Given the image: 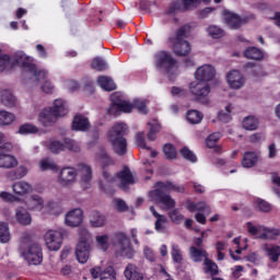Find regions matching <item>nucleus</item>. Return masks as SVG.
Here are the masks:
<instances>
[{
    "mask_svg": "<svg viewBox=\"0 0 280 280\" xmlns=\"http://www.w3.org/2000/svg\"><path fill=\"white\" fill-rule=\"evenodd\" d=\"M15 62L21 65L22 69L34 78L35 82H42L40 90L43 93H54V83L47 80L49 72L47 70H40L34 65V58L25 55L23 51L15 52Z\"/></svg>",
    "mask_w": 280,
    "mask_h": 280,
    "instance_id": "f257e3e1",
    "label": "nucleus"
},
{
    "mask_svg": "<svg viewBox=\"0 0 280 280\" xmlns=\"http://www.w3.org/2000/svg\"><path fill=\"white\" fill-rule=\"evenodd\" d=\"M126 135H128V125L124 122H117L108 132V140L115 154H118V156H124L128 152V142L124 138Z\"/></svg>",
    "mask_w": 280,
    "mask_h": 280,
    "instance_id": "f03ea898",
    "label": "nucleus"
},
{
    "mask_svg": "<svg viewBox=\"0 0 280 280\" xmlns=\"http://www.w3.org/2000/svg\"><path fill=\"white\" fill-rule=\"evenodd\" d=\"M189 32H191L190 25L180 26L174 38H171V43L173 45V54L178 56L179 58H185L191 54V44L185 40L187 36H189Z\"/></svg>",
    "mask_w": 280,
    "mask_h": 280,
    "instance_id": "7ed1b4c3",
    "label": "nucleus"
},
{
    "mask_svg": "<svg viewBox=\"0 0 280 280\" xmlns=\"http://www.w3.org/2000/svg\"><path fill=\"white\" fill-rule=\"evenodd\" d=\"M69 113L67 103L62 100H56L52 107H47L39 114V121L43 126H51L58 121V117H65Z\"/></svg>",
    "mask_w": 280,
    "mask_h": 280,
    "instance_id": "20e7f679",
    "label": "nucleus"
},
{
    "mask_svg": "<svg viewBox=\"0 0 280 280\" xmlns=\"http://www.w3.org/2000/svg\"><path fill=\"white\" fill-rule=\"evenodd\" d=\"M79 235L80 241L75 247V257L79 264H86L91 255V232L86 229H81Z\"/></svg>",
    "mask_w": 280,
    "mask_h": 280,
    "instance_id": "39448f33",
    "label": "nucleus"
},
{
    "mask_svg": "<svg viewBox=\"0 0 280 280\" xmlns=\"http://www.w3.org/2000/svg\"><path fill=\"white\" fill-rule=\"evenodd\" d=\"M155 67L167 75H173L178 71V60L167 51H160L155 55Z\"/></svg>",
    "mask_w": 280,
    "mask_h": 280,
    "instance_id": "423d86ee",
    "label": "nucleus"
},
{
    "mask_svg": "<svg viewBox=\"0 0 280 280\" xmlns=\"http://www.w3.org/2000/svg\"><path fill=\"white\" fill-rule=\"evenodd\" d=\"M110 101L112 105L107 108V115L117 117L119 113H132V103L124 100V96L119 92L112 94Z\"/></svg>",
    "mask_w": 280,
    "mask_h": 280,
    "instance_id": "0eeeda50",
    "label": "nucleus"
},
{
    "mask_svg": "<svg viewBox=\"0 0 280 280\" xmlns=\"http://www.w3.org/2000/svg\"><path fill=\"white\" fill-rule=\"evenodd\" d=\"M189 93L195 97V102H200L201 104H209V93H211V86L205 81H192L189 86Z\"/></svg>",
    "mask_w": 280,
    "mask_h": 280,
    "instance_id": "6e6552de",
    "label": "nucleus"
},
{
    "mask_svg": "<svg viewBox=\"0 0 280 280\" xmlns=\"http://www.w3.org/2000/svg\"><path fill=\"white\" fill-rule=\"evenodd\" d=\"M149 197L153 202H158L159 205H163L166 211L175 209L176 200L172 198L171 195H167L165 190H161V188H155L149 192Z\"/></svg>",
    "mask_w": 280,
    "mask_h": 280,
    "instance_id": "1a4fd4ad",
    "label": "nucleus"
},
{
    "mask_svg": "<svg viewBox=\"0 0 280 280\" xmlns=\"http://www.w3.org/2000/svg\"><path fill=\"white\" fill-rule=\"evenodd\" d=\"M67 235V231L62 229L49 230L45 234V242L49 250H60L62 238Z\"/></svg>",
    "mask_w": 280,
    "mask_h": 280,
    "instance_id": "9d476101",
    "label": "nucleus"
},
{
    "mask_svg": "<svg viewBox=\"0 0 280 280\" xmlns=\"http://www.w3.org/2000/svg\"><path fill=\"white\" fill-rule=\"evenodd\" d=\"M22 255L32 266H39V264H43V249L40 248V245L36 243L22 249Z\"/></svg>",
    "mask_w": 280,
    "mask_h": 280,
    "instance_id": "9b49d317",
    "label": "nucleus"
},
{
    "mask_svg": "<svg viewBox=\"0 0 280 280\" xmlns=\"http://www.w3.org/2000/svg\"><path fill=\"white\" fill-rule=\"evenodd\" d=\"M78 178V172L73 167H63L58 175V183L61 187H69L75 183Z\"/></svg>",
    "mask_w": 280,
    "mask_h": 280,
    "instance_id": "f8f14e48",
    "label": "nucleus"
},
{
    "mask_svg": "<svg viewBox=\"0 0 280 280\" xmlns=\"http://www.w3.org/2000/svg\"><path fill=\"white\" fill-rule=\"evenodd\" d=\"M200 0H183L173 2L168 8V14H174L175 12H187V10H196L200 5Z\"/></svg>",
    "mask_w": 280,
    "mask_h": 280,
    "instance_id": "ddd939ff",
    "label": "nucleus"
},
{
    "mask_svg": "<svg viewBox=\"0 0 280 280\" xmlns=\"http://www.w3.org/2000/svg\"><path fill=\"white\" fill-rule=\"evenodd\" d=\"M91 275L93 279H101V280H117L115 268L113 266H108L105 269H102V267L96 266L91 269Z\"/></svg>",
    "mask_w": 280,
    "mask_h": 280,
    "instance_id": "4468645a",
    "label": "nucleus"
},
{
    "mask_svg": "<svg viewBox=\"0 0 280 280\" xmlns=\"http://www.w3.org/2000/svg\"><path fill=\"white\" fill-rule=\"evenodd\" d=\"M195 78L199 82H211L215 78V68L211 65H203L196 70Z\"/></svg>",
    "mask_w": 280,
    "mask_h": 280,
    "instance_id": "2eb2a0df",
    "label": "nucleus"
},
{
    "mask_svg": "<svg viewBox=\"0 0 280 280\" xmlns=\"http://www.w3.org/2000/svg\"><path fill=\"white\" fill-rule=\"evenodd\" d=\"M228 84L230 88L234 89L235 91L242 89L246 83L244 79V74L237 70H232L226 74Z\"/></svg>",
    "mask_w": 280,
    "mask_h": 280,
    "instance_id": "dca6fc26",
    "label": "nucleus"
},
{
    "mask_svg": "<svg viewBox=\"0 0 280 280\" xmlns=\"http://www.w3.org/2000/svg\"><path fill=\"white\" fill-rule=\"evenodd\" d=\"M82 220H84V212L82 209L75 208L66 214L65 222L67 226L75 228L82 224Z\"/></svg>",
    "mask_w": 280,
    "mask_h": 280,
    "instance_id": "f3484780",
    "label": "nucleus"
},
{
    "mask_svg": "<svg viewBox=\"0 0 280 280\" xmlns=\"http://www.w3.org/2000/svg\"><path fill=\"white\" fill-rule=\"evenodd\" d=\"M117 178L119 180V187L125 191L130 185H135V176H132V172H130L128 166L122 167V170L117 173Z\"/></svg>",
    "mask_w": 280,
    "mask_h": 280,
    "instance_id": "a211bd4d",
    "label": "nucleus"
},
{
    "mask_svg": "<svg viewBox=\"0 0 280 280\" xmlns=\"http://www.w3.org/2000/svg\"><path fill=\"white\" fill-rule=\"evenodd\" d=\"M118 254L121 257H127L128 259H131L135 255V249H132V245H130V241L126 234H121L118 240Z\"/></svg>",
    "mask_w": 280,
    "mask_h": 280,
    "instance_id": "6ab92c4d",
    "label": "nucleus"
},
{
    "mask_svg": "<svg viewBox=\"0 0 280 280\" xmlns=\"http://www.w3.org/2000/svg\"><path fill=\"white\" fill-rule=\"evenodd\" d=\"M223 21L231 30H240V26L246 23L245 19L240 18V15L231 11H223Z\"/></svg>",
    "mask_w": 280,
    "mask_h": 280,
    "instance_id": "aec40b11",
    "label": "nucleus"
},
{
    "mask_svg": "<svg viewBox=\"0 0 280 280\" xmlns=\"http://www.w3.org/2000/svg\"><path fill=\"white\" fill-rule=\"evenodd\" d=\"M106 215L97 210H93L89 215V222L93 229H102V226H106Z\"/></svg>",
    "mask_w": 280,
    "mask_h": 280,
    "instance_id": "412c9836",
    "label": "nucleus"
},
{
    "mask_svg": "<svg viewBox=\"0 0 280 280\" xmlns=\"http://www.w3.org/2000/svg\"><path fill=\"white\" fill-rule=\"evenodd\" d=\"M30 170L25 165H20L14 170L8 171L4 173V176L8 180H21L27 176Z\"/></svg>",
    "mask_w": 280,
    "mask_h": 280,
    "instance_id": "4be33fe9",
    "label": "nucleus"
},
{
    "mask_svg": "<svg viewBox=\"0 0 280 280\" xmlns=\"http://www.w3.org/2000/svg\"><path fill=\"white\" fill-rule=\"evenodd\" d=\"M155 187L162 191H167L168 194H172V191H175V194H185V186L174 184L173 182H158Z\"/></svg>",
    "mask_w": 280,
    "mask_h": 280,
    "instance_id": "5701e85b",
    "label": "nucleus"
},
{
    "mask_svg": "<svg viewBox=\"0 0 280 280\" xmlns=\"http://www.w3.org/2000/svg\"><path fill=\"white\" fill-rule=\"evenodd\" d=\"M125 278L127 280H143V272L137 267V265L128 264L124 271Z\"/></svg>",
    "mask_w": 280,
    "mask_h": 280,
    "instance_id": "b1692460",
    "label": "nucleus"
},
{
    "mask_svg": "<svg viewBox=\"0 0 280 280\" xmlns=\"http://www.w3.org/2000/svg\"><path fill=\"white\" fill-rule=\"evenodd\" d=\"M33 189L34 187L32 186V184L25 180L16 182L12 185V191L13 194H15V196H27V194H31V191H33Z\"/></svg>",
    "mask_w": 280,
    "mask_h": 280,
    "instance_id": "393cba45",
    "label": "nucleus"
},
{
    "mask_svg": "<svg viewBox=\"0 0 280 280\" xmlns=\"http://www.w3.org/2000/svg\"><path fill=\"white\" fill-rule=\"evenodd\" d=\"M19 167V160L12 154L0 153V168L1 170H14Z\"/></svg>",
    "mask_w": 280,
    "mask_h": 280,
    "instance_id": "a878e982",
    "label": "nucleus"
},
{
    "mask_svg": "<svg viewBox=\"0 0 280 280\" xmlns=\"http://www.w3.org/2000/svg\"><path fill=\"white\" fill-rule=\"evenodd\" d=\"M189 257L195 264H200L203 259L209 258V253L206 252L203 247H196V246H190L189 247Z\"/></svg>",
    "mask_w": 280,
    "mask_h": 280,
    "instance_id": "bb28decb",
    "label": "nucleus"
},
{
    "mask_svg": "<svg viewBox=\"0 0 280 280\" xmlns=\"http://www.w3.org/2000/svg\"><path fill=\"white\" fill-rule=\"evenodd\" d=\"M15 220L19 224H22V226H30V224H32V215L25 208H18L15 210Z\"/></svg>",
    "mask_w": 280,
    "mask_h": 280,
    "instance_id": "cd10ccee",
    "label": "nucleus"
},
{
    "mask_svg": "<svg viewBox=\"0 0 280 280\" xmlns=\"http://www.w3.org/2000/svg\"><path fill=\"white\" fill-rule=\"evenodd\" d=\"M264 250L266 253V256L268 257L269 261H272L273 264H277L279 261L280 257V246L279 245H264Z\"/></svg>",
    "mask_w": 280,
    "mask_h": 280,
    "instance_id": "c85d7f7f",
    "label": "nucleus"
},
{
    "mask_svg": "<svg viewBox=\"0 0 280 280\" xmlns=\"http://www.w3.org/2000/svg\"><path fill=\"white\" fill-rule=\"evenodd\" d=\"M1 104L7 108L16 106V96L10 90H3L0 96Z\"/></svg>",
    "mask_w": 280,
    "mask_h": 280,
    "instance_id": "c756f323",
    "label": "nucleus"
},
{
    "mask_svg": "<svg viewBox=\"0 0 280 280\" xmlns=\"http://www.w3.org/2000/svg\"><path fill=\"white\" fill-rule=\"evenodd\" d=\"M91 128V124L89 122V118L79 115L75 116L73 121H72V129L73 130H81V131H86Z\"/></svg>",
    "mask_w": 280,
    "mask_h": 280,
    "instance_id": "7c9ffc66",
    "label": "nucleus"
},
{
    "mask_svg": "<svg viewBox=\"0 0 280 280\" xmlns=\"http://www.w3.org/2000/svg\"><path fill=\"white\" fill-rule=\"evenodd\" d=\"M149 132L147 135L149 141H156V133L161 132V122L159 119L153 118L148 122Z\"/></svg>",
    "mask_w": 280,
    "mask_h": 280,
    "instance_id": "2f4dec72",
    "label": "nucleus"
},
{
    "mask_svg": "<svg viewBox=\"0 0 280 280\" xmlns=\"http://www.w3.org/2000/svg\"><path fill=\"white\" fill-rule=\"evenodd\" d=\"M79 167L81 172V183L82 185H85V187H89V183L93 180V170L86 164H80Z\"/></svg>",
    "mask_w": 280,
    "mask_h": 280,
    "instance_id": "473e14b6",
    "label": "nucleus"
},
{
    "mask_svg": "<svg viewBox=\"0 0 280 280\" xmlns=\"http://www.w3.org/2000/svg\"><path fill=\"white\" fill-rule=\"evenodd\" d=\"M257 161H259V155L257 152H245L242 159L243 167H255L257 165Z\"/></svg>",
    "mask_w": 280,
    "mask_h": 280,
    "instance_id": "72a5a7b5",
    "label": "nucleus"
},
{
    "mask_svg": "<svg viewBox=\"0 0 280 280\" xmlns=\"http://www.w3.org/2000/svg\"><path fill=\"white\" fill-rule=\"evenodd\" d=\"M260 235H258L259 240H277L280 235L279 229H270L266 226H260Z\"/></svg>",
    "mask_w": 280,
    "mask_h": 280,
    "instance_id": "f704fd0d",
    "label": "nucleus"
},
{
    "mask_svg": "<svg viewBox=\"0 0 280 280\" xmlns=\"http://www.w3.org/2000/svg\"><path fill=\"white\" fill-rule=\"evenodd\" d=\"M97 84L101 86V89H103V91H115L117 89L115 81H113V79L109 77H98Z\"/></svg>",
    "mask_w": 280,
    "mask_h": 280,
    "instance_id": "c9c22d12",
    "label": "nucleus"
},
{
    "mask_svg": "<svg viewBox=\"0 0 280 280\" xmlns=\"http://www.w3.org/2000/svg\"><path fill=\"white\" fill-rule=\"evenodd\" d=\"M16 121V116L8 110H0V126H12Z\"/></svg>",
    "mask_w": 280,
    "mask_h": 280,
    "instance_id": "e433bc0d",
    "label": "nucleus"
},
{
    "mask_svg": "<svg viewBox=\"0 0 280 280\" xmlns=\"http://www.w3.org/2000/svg\"><path fill=\"white\" fill-rule=\"evenodd\" d=\"M244 57L248 60H261L264 51L257 47H249L244 51Z\"/></svg>",
    "mask_w": 280,
    "mask_h": 280,
    "instance_id": "4c0bfd02",
    "label": "nucleus"
},
{
    "mask_svg": "<svg viewBox=\"0 0 280 280\" xmlns=\"http://www.w3.org/2000/svg\"><path fill=\"white\" fill-rule=\"evenodd\" d=\"M188 211L194 213L195 211H205L208 215L211 214V207L207 205L205 201H199L197 203H189L188 205Z\"/></svg>",
    "mask_w": 280,
    "mask_h": 280,
    "instance_id": "58836bf2",
    "label": "nucleus"
},
{
    "mask_svg": "<svg viewBox=\"0 0 280 280\" xmlns=\"http://www.w3.org/2000/svg\"><path fill=\"white\" fill-rule=\"evenodd\" d=\"M259 126V119L255 116H247L243 120V128L245 130H257Z\"/></svg>",
    "mask_w": 280,
    "mask_h": 280,
    "instance_id": "ea45409f",
    "label": "nucleus"
},
{
    "mask_svg": "<svg viewBox=\"0 0 280 280\" xmlns=\"http://www.w3.org/2000/svg\"><path fill=\"white\" fill-rule=\"evenodd\" d=\"M202 113L196 109H190L186 114V119L189 124H200V121H202Z\"/></svg>",
    "mask_w": 280,
    "mask_h": 280,
    "instance_id": "a19ab883",
    "label": "nucleus"
},
{
    "mask_svg": "<svg viewBox=\"0 0 280 280\" xmlns=\"http://www.w3.org/2000/svg\"><path fill=\"white\" fill-rule=\"evenodd\" d=\"M39 168L42 172H47V170H50V172H58V166L56 165V162L49 159H43L39 162Z\"/></svg>",
    "mask_w": 280,
    "mask_h": 280,
    "instance_id": "79ce46f5",
    "label": "nucleus"
},
{
    "mask_svg": "<svg viewBox=\"0 0 280 280\" xmlns=\"http://www.w3.org/2000/svg\"><path fill=\"white\" fill-rule=\"evenodd\" d=\"M0 242L1 244L10 242V228L5 222H0Z\"/></svg>",
    "mask_w": 280,
    "mask_h": 280,
    "instance_id": "37998d69",
    "label": "nucleus"
},
{
    "mask_svg": "<svg viewBox=\"0 0 280 280\" xmlns=\"http://www.w3.org/2000/svg\"><path fill=\"white\" fill-rule=\"evenodd\" d=\"M133 108L142 113V115H148V101L143 98H135L132 103Z\"/></svg>",
    "mask_w": 280,
    "mask_h": 280,
    "instance_id": "c03bdc74",
    "label": "nucleus"
},
{
    "mask_svg": "<svg viewBox=\"0 0 280 280\" xmlns=\"http://www.w3.org/2000/svg\"><path fill=\"white\" fill-rule=\"evenodd\" d=\"M203 266L205 272H209L212 277H215V275H218V264H215L213 260L206 258V260L203 261Z\"/></svg>",
    "mask_w": 280,
    "mask_h": 280,
    "instance_id": "a18cd8bd",
    "label": "nucleus"
},
{
    "mask_svg": "<svg viewBox=\"0 0 280 280\" xmlns=\"http://www.w3.org/2000/svg\"><path fill=\"white\" fill-rule=\"evenodd\" d=\"M91 68L95 71H106L108 69V63L102 57H96L91 63Z\"/></svg>",
    "mask_w": 280,
    "mask_h": 280,
    "instance_id": "49530a36",
    "label": "nucleus"
},
{
    "mask_svg": "<svg viewBox=\"0 0 280 280\" xmlns=\"http://www.w3.org/2000/svg\"><path fill=\"white\" fill-rule=\"evenodd\" d=\"M43 205L45 201L37 195H33L30 200V209H35L36 211H43Z\"/></svg>",
    "mask_w": 280,
    "mask_h": 280,
    "instance_id": "de8ad7c7",
    "label": "nucleus"
},
{
    "mask_svg": "<svg viewBox=\"0 0 280 280\" xmlns=\"http://www.w3.org/2000/svg\"><path fill=\"white\" fill-rule=\"evenodd\" d=\"M96 159L102 163L103 167H108V165H115V161L110 159L106 151H101V153L96 154Z\"/></svg>",
    "mask_w": 280,
    "mask_h": 280,
    "instance_id": "09e8293b",
    "label": "nucleus"
},
{
    "mask_svg": "<svg viewBox=\"0 0 280 280\" xmlns=\"http://www.w3.org/2000/svg\"><path fill=\"white\" fill-rule=\"evenodd\" d=\"M163 152H164L165 159H167L168 161H172L177 156L176 148H174V144L172 143L165 144L163 147Z\"/></svg>",
    "mask_w": 280,
    "mask_h": 280,
    "instance_id": "8fccbe9b",
    "label": "nucleus"
},
{
    "mask_svg": "<svg viewBox=\"0 0 280 280\" xmlns=\"http://www.w3.org/2000/svg\"><path fill=\"white\" fill-rule=\"evenodd\" d=\"M11 67L12 61L10 60V56L2 54L0 50V73H2V71H8Z\"/></svg>",
    "mask_w": 280,
    "mask_h": 280,
    "instance_id": "3c124183",
    "label": "nucleus"
},
{
    "mask_svg": "<svg viewBox=\"0 0 280 280\" xmlns=\"http://www.w3.org/2000/svg\"><path fill=\"white\" fill-rule=\"evenodd\" d=\"M171 255L175 264H183V252H180V247L178 245H172Z\"/></svg>",
    "mask_w": 280,
    "mask_h": 280,
    "instance_id": "603ef678",
    "label": "nucleus"
},
{
    "mask_svg": "<svg viewBox=\"0 0 280 280\" xmlns=\"http://www.w3.org/2000/svg\"><path fill=\"white\" fill-rule=\"evenodd\" d=\"M36 132H38V127L32 124H24L19 128L20 135H36Z\"/></svg>",
    "mask_w": 280,
    "mask_h": 280,
    "instance_id": "864d4df0",
    "label": "nucleus"
},
{
    "mask_svg": "<svg viewBox=\"0 0 280 280\" xmlns=\"http://www.w3.org/2000/svg\"><path fill=\"white\" fill-rule=\"evenodd\" d=\"M179 154L185 159L186 161H190V163H196L198 161V158L189 148L184 147L180 151Z\"/></svg>",
    "mask_w": 280,
    "mask_h": 280,
    "instance_id": "5fc2aeb1",
    "label": "nucleus"
},
{
    "mask_svg": "<svg viewBox=\"0 0 280 280\" xmlns=\"http://www.w3.org/2000/svg\"><path fill=\"white\" fill-rule=\"evenodd\" d=\"M63 145H65V150H70V152H80V150H82V147H80V143L71 139H66L63 142Z\"/></svg>",
    "mask_w": 280,
    "mask_h": 280,
    "instance_id": "6e6d98bb",
    "label": "nucleus"
},
{
    "mask_svg": "<svg viewBox=\"0 0 280 280\" xmlns=\"http://www.w3.org/2000/svg\"><path fill=\"white\" fill-rule=\"evenodd\" d=\"M232 108L233 107L231 105H228V106H225L224 110L219 112L218 117L223 124H229V121H231Z\"/></svg>",
    "mask_w": 280,
    "mask_h": 280,
    "instance_id": "4d7b16f0",
    "label": "nucleus"
},
{
    "mask_svg": "<svg viewBox=\"0 0 280 280\" xmlns=\"http://www.w3.org/2000/svg\"><path fill=\"white\" fill-rule=\"evenodd\" d=\"M256 207L262 213H270V211H272V206L264 199H257Z\"/></svg>",
    "mask_w": 280,
    "mask_h": 280,
    "instance_id": "13d9d810",
    "label": "nucleus"
},
{
    "mask_svg": "<svg viewBox=\"0 0 280 280\" xmlns=\"http://www.w3.org/2000/svg\"><path fill=\"white\" fill-rule=\"evenodd\" d=\"M168 218L171 222H174V224H180V222L185 220V215L180 214V212H178V209L170 211Z\"/></svg>",
    "mask_w": 280,
    "mask_h": 280,
    "instance_id": "bf43d9fd",
    "label": "nucleus"
},
{
    "mask_svg": "<svg viewBox=\"0 0 280 280\" xmlns=\"http://www.w3.org/2000/svg\"><path fill=\"white\" fill-rule=\"evenodd\" d=\"M155 218V231L162 233V231H165V224H167V217H165L164 214H160L159 217Z\"/></svg>",
    "mask_w": 280,
    "mask_h": 280,
    "instance_id": "052dcab7",
    "label": "nucleus"
},
{
    "mask_svg": "<svg viewBox=\"0 0 280 280\" xmlns=\"http://www.w3.org/2000/svg\"><path fill=\"white\" fill-rule=\"evenodd\" d=\"M208 34L212 38H222V36H224V30H222L215 25H210L208 27Z\"/></svg>",
    "mask_w": 280,
    "mask_h": 280,
    "instance_id": "680f3d73",
    "label": "nucleus"
},
{
    "mask_svg": "<svg viewBox=\"0 0 280 280\" xmlns=\"http://www.w3.org/2000/svg\"><path fill=\"white\" fill-rule=\"evenodd\" d=\"M221 138L222 133L220 132L211 133L206 140L207 148H213L218 143V141H220Z\"/></svg>",
    "mask_w": 280,
    "mask_h": 280,
    "instance_id": "e2e57ef3",
    "label": "nucleus"
},
{
    "mask_svg": "<svg viewBox=\"0 0 280 280\" xmlns=\"http://www.w3.org/2000/svg\"><path fill=\"white\" fill-rule=\"evenodd\" d=\"M136 143L138 148L141 150H151L150 147L145 144V133L144 132H138L136 136Z\"/></svg>",
    "mask_w": 280,
    "mask_h": 280,
    "instance_id": "0e129e2a",
    "label": "nucleus"
},
{
    "mask_svg": "<svg viewBox=\"0 0 280 280\" xmlns=\"http://www.w3.org/2000/svg\"><path fill=\"white\" fill-rule=\"evenodd\" d=\"M96 243L97 246L101 248V250H108V235H100L96 236Z\"/></svg>",
    "mask_w": 280,
    "mask_h": 280,
    "instance_id": "69168bd1",
    "label": "nucleus"
},
{
    "mask_svg": "<svg viewBox=\"0 0 280 280\" xmlns=\"http://www.w3.org/2000/svg\"><path fill=\"white\" fill-rule=\"evenodd\" d=\"M49 150L52 154H58V152H65V143L60 141H52L49 144Z\"/></svg>",
    "mask_w": 280,
    "mask_h": 280,
    "instance_id": "338daca9",
    "label": "nucleus"
},
{
    "mask_svg": "<svg viewBox=\"0 0 280 280\" xmlns=\"http://www.w3.org/2000/svg\"><path fill=\"white\" fill-rule=\"evenodd\" d=\"M14 150V143L7 141L0 145V154H10Z\"/></svg>",
    "mask_w": 280,
    "mask_h": 280,
    "instance_id": "774afa93",
    "label": "nucleus"
}]
</instances>
